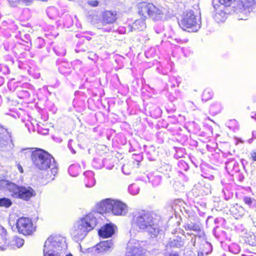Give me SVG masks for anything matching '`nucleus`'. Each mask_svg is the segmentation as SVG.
Segmentation results:
<instances>
[{
  "label": "nucleus",
  "instance_id": "obj_11",
  "mask_svg": "<svg viewBox=\"0 0 256 256\" xmlns=\"http://www.w3.org/2000/svg\"><path fill=\"white\" fill-rule=\"evenodd\" d=\"M152 20L162 21L168 17V11L163 7H157L152 4L148 16Z\"/></svg>",
  "mask_w": 256,
  "mask_h": 256
},
{
  "label": "nucleus",
  "instance_id": "obj_44",
  "mask_svg": "<svg viewBox=\"0 0 256 256\" xmlns=\"http://www.w3.org/2000/svg\"><path fill=\"white\" fill-rule=\"evenodd\" d=\"M143 159V156L141 152L138 154H133L132 156V160L134 166H138Z\"/></svg>",
  "mask_w": 256,
  "mask_h": 256
},
{
  "label": "nucleus",
  "instance_id": "obj_5",
  "mask_svg": "<svg viewBox=\"0 0 256 256\" xmlns=\"http://www.w3.org/2000/svg\"><path fill=\"white\" fill-rule=\"evenodd\" d=\"M179 25L184 30L188 29V32H197L200 28L201 18L198 16V18L194 14L193 10H190L184 12Z\"/></svg>",
  "mask_w": 256,
  "mask_h": 256
},
{
  "label": "nucleus",
  "instance_id": "obj_4",
  "mask_svg": "<svg viewBox=\"0 0 256 256\" xmlns=\"http://www.w3.org/2000/svg\"><path fill=\"white\" fill-rule=\"evenodd\" d=\"M242 165L234 158H228L225 163V168L227 173L232 177L233 180L236 178L239 182H242L244 180V172L245 171L244 162L242 159Z\"/></svg>",
  "mask_w": 256,
  "mask_h": 256
},
{
  "label": "nucleus",
  "instance_id": "obj_30",
  "mask_svg": "<svg viewBox=\"0 0 256 256\" xmlns=\"http://www.w3.org/2000/svg\"><path fill=\"white\" fill-rule=\"evenodd\" d=\"M148 111L150 116L154 118H158L161 116L162 111L160 108L155 104H152L148 107Z\"/></svg>",
  "mask_w": 256,
  "mask_h": 256
},
{
  "label": "nucleus",
  "instance_id": "obj_58",
  "mask_svg": "<svg viewBox=\"0 0 256 256\" xmlns=\"http://www.w3.org/2000/svg\"><path fill=\"white\" fill-rule=\"evenodd\" d=\"M178 166L180 170L186 171L189 168L188 164L183 160H180L178 162Z\"/></svg>",
  "mask_w": 256,
  "mask_h": 256
},
{
  "label": "nucleus",
  "instance_id": "obj_23",
  "mask_svg": "<svg viewBox=\"0 0 256 256\" xmlns=\"http://www.w3.org/2000/svg\"><path fill=\"white\" fill-rule=\"evenodd\" d=\"M199 190L200 192L202 195H206L211 192V186L210 184L206 182L203 180L199 181L196 185Z\"/></svg>",
  "mask_w": 256,
  "mask_h": 256
},
{
  "label": "nucleus",
  "instance_id": "obj_18",
  "mask_svg": "<svg viewBox=\"0 0 256 256\" xmlns=\"http://www.w3.org/2000/svg\"><path fill=\"white\" fill-rule=\"evenodd\" d=\"M116 226L112 224H106L98 230L99 236L103 238L111 237L115 232Z\"/></svg>",
  "mask_w": 256,
  "mask_h": 256
},
{
  "label": "nucleus",
  "instance_id": "obj_36",
  "mask_svg": "<svg viewBox=\"0 0 256 256\" xmlns=\"http://www.w3.org/2000/svg\"><path fill=\"white\" fill-rule=\"evenodd\" d=\"M222 110V106L220 103L214 102L210 106L209 112L212 116H216L219 114Z\"/></svg>",
  "mask_w": 256,
  "mask_h": 256
},
{
  "label": "nucleus",
  "instance_id": "obj_27",
  "mask_svg": "<svg viewBox=\"0 0 256 256\" xmlns=\"http://www.w3.org/2000/svg\"><path fill=\"white\" fill-rule=\"evenodd\" d=\"M116 20V12L115 11L106 10L103 14L104 22L112 24Z\"/></svg>",
  "mask_w": 256,
  "mask_h": 256
},
{
  "label": "nucleus",
  "instance_id": "obj_51",
  "mask_svg": "<svg viewBox=\"0 0 256 256\" xmlns=\"http://www.w3.org/2000/svg\"><path fill=\"white\" fill-rule=\"evenodd\" d=\"M185 146H188L190 149L193 150L198 147V142L197 140L192 139L191 136H190L188 138V142Z\"/></svg>",
  "mask_w": 256,
  "mask_h": 256
},
{
  "label": "nucleus",
  "instance_id": "obj_9",
  "mask_svg": "<svg viewBox=\"0 0 256 256\" xmlns=\"http://www.w3.org/2000/svg\"><path fill=\"white\" fill-rule=\"evenodd\" d=\"M16 187L12 193L14 198L28 200L36 194L35 190L30 186H19L16 184Z\"/></svg>",
  "mask_w": 256,
  "mask_h": 256
},
{
  "label": "nucleus",
  "instance_id": "obj_2",
  "mask_svg": "<svg viewBox=\"0 0 256 256\" xmlns=\"http://www.w3.org/2000/svg\"><path fill=\"white\" fill-rule=\"evenodd\" d=\"M132 221L140 230L146 232L150 237L156 238L161 230L160 216L155 212L142 210L132 214Z\"/></svg>",
  "mask_w": 256,
  "mask_h": 256
},
{
  "label": "nucleus",
  "instance_id": "obj_41",
  "mask_svg": "<svg viewBox=\"0 0 256 256\" xmlns=\"http://www.w3.org/2000/svg\"><path fill=\"white\" fill-rule=\"evenodd\" d=\"M174 149L175 151L174 157L176 159L183 158L186 154V150L184 148L174 146Z\"/></svg>",
  "mask_w": 256,
  "mask_h": 256
},
{
  "label": "nucleus",
  "instance_id": "obj_32",
  "mask_svg": "<svg viewBox=\"0 0 256 256\" xmlns=\"http://www.w3.org/2000/svg\"><path fill=\"white\" fill-rule=\"evenodd\" d=\"M166 96L171 102H174L180 100L182 98L181 92L179 90H175L174 92H168L166 94Z\"/></svg>",
  "mask_w": 256,
  "mask_h": 256
},
{
  "label": "nucleus",
  "instance_id": "obj_21",
  "mask_svg": "<svg viewBox=\"0 0 256 256\" xmlns=\"http://www.w3.org/2000/svg\"><path fill=\"white\" fill-rule=\"evenodd\" d=\"M152 3H148L146 2H142L138 4V12L142 16V18H146V14L148 16L150 10Z\"/></svg>",
  "mask_w": 256,
  "mask_h": 256
},
{
  "label": "nucleus",
  "instance_id": "obj_10",
  "mask_svg": "<svg viewBox=\"0 0 256 256\" xmlns=\"http://www.w3.org/2000/svg\"><path fill=\"white\" fill-rule=\"evenodd\" d=\"M169 124V132L176 134L180 130L181 123L185 120V117L180 114H170L167 117Z\"/></svg>",
  "mask_w": 256,
  "mask_h": 256
},
{
  "label": "nucleus",
  "instance_id": "obj_22",
  "mask_svg": "<svg viewBox=\"0 0 256 256\" xmlns=\"http://www.w3.org/2000/svg\"><path fill=\"white\" fill-rule=\"evenodd\" d=\"M144 148L148 159L150 161L156 160L158 156V154L155 147L152 145L149 146L144 145Z\"/></svg>",
  "mask_w": 256,
  "mask_h": 256
},
{
  "label": "nucleus",
  "instance_id": "obj_31",
  "mask_svg": "<svg viewBox=\"0 0 256 256\" xmlns=\"http://www.w3.org/2000/svg\"><path fill=\"white\" fill-rule=\"evenodd\" d=\"M16 188V184L14 182L5 180H0V190H7L12 193Z\"/></svg>",
  "mask_w": 256,
  "mask_h": 256
},
{
  "label": "nucleus",
  "instance_id": "obj_37",
  "mask_svg": "<svg viewBox=\"0 0 256 256\" xmlns=\"http://www.w3.org/2000/svg\"><path fill=\"white\" fill-rule=\"evenodd\" d=\"M222 192L224 200H228L233 197L234 193L232 190V186L231 184H226L222 189Z\"/></svg>",
  "mask_w": 256,
  "mask_h": 256
},
{
  "label": "nucleus",
  "instance_id": "obj_20",
  "mask_svg": "<svg viewBox=\"0 0 256 256\" xmlns=\"http://www.w3.org/2000/svg\"><path fill=\"white\" fill-rule=\"evenodd\" d=\"M212 234L215 238L222 243L229 240L227 232L222 228H218V226L213 228Z\"/></svg>",
  "mask_w": 256,
  "mask_h": 256
},
{
  "label": "nucleus",
  "instance_id": "obj_3",
  "mask_svg": "<svg viewBox=\"0 0 256 256\" xmlns=\"http://www.w3.org/2000/svg\"><path fill=\"white\" fill-rule=\"evenodd\" d=\"M33 165L40 170L50 168L51 174H48V179L54 180L58 172V166L54 158L47 152L40 148L34 150L31 154Z\"/></svg>",
  "mask_w": 256,
  "mask_h": 256
},
{
  "label": "nucleus",
  "instance_id": "obj_8",
  "mask_svg": "<svg viewBox=\"0 0 256 256\" xmlns=\"http://www.w3.org/2000/svg\"><path fill=\"white\" fill-rule=\"evenodd\" d=\"M16 227L19 233L25 236L30 235L35 231L32 220L26 217L19 218L16 221Z\"/></svg>",
  "mask_w": 256,
  "mask_h": 256
},
{
  "label": "nucleus",
  "instance_id": "obj_57",
  "mask_svg": "<svg viewBox=\"0 0 256 256\" xmlns=\"http://www.w3.org/2000/svg\"><path fill=\"white\" fill-rule=\"evenodd\" d=\"M12 204V202L9 198H0V206L9 208Z\"/></svg>",
  "mask_w": 256,
  "mask_h": 256
},
{
  "label": "nucleus",
  "instance_id": "obj_56",
  "mask_svg": "<svg viewBox=\"0 0 256 256\" xmlns=\"http://www.w3.org/2000/svg\"><path fill=\"white\" fill-rule=\"evenodd\" d=\"M160 171L162 173H165L169 174V172H170L172 170V166L171 165L164 163L162 164L160 168Z\"/></svg>",
  "mask_w": 256,
  "mask_h": 256
},
{
  "label": "nucleus",
  "instance_id": "obj_29",
  "mask_svg": "<svg viewBox=\"0 0 256 256\" xmlns=\"http://www.w3.org/2000/svg\"><path fill=\"white\" fill-rule=\"evenodd\" d=\"M146 28L145 18H141L136 20L134 22L131 26V31L138 30L139 31L144 30Z\"/></svg>",
  "mask_w": 256,
  "mask_h": 256
},
{
  "label": "nucleus",
  "instance_id": "obj_17",
  "mask_svg": "<svg viewBox=\"0 0 256 256\" xmlns=\"http://www.w3.org/2000/svg\"><path fill=\"white\" fill-rule=\"evenodd\" d=\"M114 247V242L112 240L102 241L96 244L92 248V252L95 254L102 253L106 251L111 250Z\"/></svg>",
  "mask_w": 256,
  "mask_h": 256
},
{
  "label": "nucleus",
  "instance_id": "obj_33",
  "mask_svg": "<svg viewBox=\"0 0 256 256\" xmlns=\"http://www.w3.org/2000/svg\"><path fill=\"white\" fill-rule=\"evenodd\" d=\"M240 6L244 8V11L246 12L247 10L248 12L252 10V7L255 4V0H238Z\"/></svg>",
  "mask_w": 256,
  "mask_h": 256
},
{
  "label": "nucleus",
  "instance_id": "obj_26",
  "mask_svg": "<svg viewBox=\"0 0 256 256\" xmlns=\"http://www.w3.org/2000/svg\"><path fill=\"white\" fill-rule=\"evenodd\" d=\"M24 244V240L16 236L12 237L8 243V248L16 249L22 247Z\"/></svg>",
  "mask_w": 256,
  "mask_h": 256
},
{
  "label": "nucleus",
  "instance_id": "obj_39",
  "mask_svg": "<svg viewBox=\"0 0 256 256\" xmlns=\"http://www.w3.org/2000/svg\"><path fill=\"white\" fill-rule=\"evenodd\" d=\"M235 0H212V5L214 10H217L220 5L218 2L225 6H230L233 1Z\"/></svg>",
  "mask_w": 256,
  "mask_h": 256
},
{
  "label": "nucleus",
  "instance_id": "obj_43",
  "mask_svg": "<svg viewBox=\"0 0 256 256\" xmlns=\"http://www.w3.org/2000/svg\"><path fill=\"white\" fill-rule=\"evenodd\" d=\"M182 82V78L180 76H169L168 82L170 84V87L174 88L178 87Z\"/></svg>",
  "mask_w": 256,
  "mask_h": 256
},
{
  "label": "nucleus",
  "instance_id": "obj_34",
  "mask_svg": "<svg viewBox=\"0 0 256 256\" xmlns=\"http://www.w3.org/2000/svg\"><path fill=\"white\" fill-rule=\"evenodd\" d=\"M244 240L246 244L250 246H256V235L253 232L246 233L244 236Z\"/></svg>",
  "mask_w": 256,
  "mask_h": 256
},
{
  "label": "nucleus",
  "instance_id": "obj_48",
  "mask_svg": "<svg viewBox=\"0 0 256 256\" xmlns=\"http://www.w3.org/2000/svg\"><path fill=\"white\" fill-rule=\"evenodd\" d=\"M129 145H130L129 152L131 151H139L141 148L140 144L134 139L129 140Z\"/></svg>",
  "mask_w": 256,
  "mask_h": 256
},
{
  "label": "nucleus",
  "instance_id": "obj_45",
  "mask_svg": "<svg viewBox=\"0 0 256 256\" xmlns=\"http://www.w3.org/2000/svg\"><path fill=\"white\" fill-rule=\"evenodd\" d=\"M242 200L244 204L250 208H254L256 206V200L254 198L248 196H244Z\"/></svg>",
  "mask_w": 256,
  "mask_h": 256
},
{
  "label": "nucleus",
  "instance_id": "obj_6",
  "mask_svg": "<svg viewBox=\"0 0 256 256\" xmlns=\"http://www.w3.org/2000/svg\"><path fill=\"white\" fill-rule=\"evenodd\" d=\"M132 66L131 68L132 75L134 80L132 82V88L134 90V93H138V90L141 89L142 83V76L143 70L141 64H138L134 61L130 62Z\"/></svg>",
  "mask_w": 256,
  "mask_h": 256
},
{
  "label": "nucleus",
  "instance_id": "obj_19",
  "mask_svg": "<svg viewBox=\"0 0 256 256\" xmlns=\"http://www.w3.org/2000/svg\"><path fill=\"white\" fill-rule=\"evenodd\" d=\"M232 154L230 152H215L212 154L210 156V160L213 164L218 166L222 164L224 162V158H227Z\"/></svg>",
  "mask_w": 256,
  "mask_h": 256
},
{
  "label": "nucleus",
  "instance_id": "obj_1",
  "mask_svg": "<svg viewBox=\"0 0 256 256\" xmlns=\"http://www.w3.org/2000/svg\"><path fill=\"white\" fill-rule=\"evenodd\" d=\"M126 208V204L119 200L106 198L102 200L96 206L97 212L90 213L76 222L72 232L74 240L76 242L82 240L96 227L99 214L112 212L114 215H123Z\"/></svg>",
  "mask_w": 256,
  "mask_h": 256
},
{
  "label": "nucleus",
  "instance_id": "obj_7",
  "mask_svg": "<svg viewBox=\"0 0 256 256\" xmlns=\"http://www.w3.org/2000/svg\"><path fill=\"white\" fill-rule=\"evenodd\" d=\"M44 247L58 251L64 252L67 248L66 240L59 235L50 236L46 240Z\"/></svg>",
  "mask_w": 256,
  "mask_h": 256
},
{
  "label": "nucleus",
  "instance_id": "obj_62",
  "mask_svg": "<svg viewBox=\"0 0 256 256\" xmlns=\"http://www.w3.org/2000/svg\"><path fill=\"white\" fill-rule=\"evenodd\" d=\"M158 126H160L162 128H165L167 129L168 131L169 132V124L168 121V119L166 120L162 119L160 120L158 122Z\"/></svg>",
  "mask_w": 256,
  "mask_h": 256
},
{
  "label": "nucleus",
  "instance_id": "obj_13",
  "mask_svg": "<svg viewBox=\"0 0 256 256\" xmlns=\"http://www.w3.org/2000/svg\"><path fill=\"white\" fill-rule=\"evenodd\" d=\"M12 142L10 134L0 126V150H8V148H12Z\"/></svg>",
  "mask_w": 256,
  "mask_h": 256
},
{
  "label": "nucleus",
  "instance_id": "obj_40",
  "mask_svg": "<svg viewBox=\"0 0 256 256\" xmlns=\"http://www.w3.org/2000/svg\"><path fill=\"white\" fill-rule=\"evenodd\" d=\"M214 96V92L210 88H206L204 89L202 94V100L203 102H206L211 100Z\"/></svg>",
  "mask_w": 256,
  "mask_h": 256
},
{
  "label": "nucleus",
  "instance_id": "obj_12",
  "mask_svg": "<svg viewBox=\"0 0 256 256\" xmlns=\"http://www.w3.org/2000/svg\"><path fill=\"white\" fill-rule=\"evenodd\" d=\"M186 230H192L199 234L202 232V225L200 218L194 216H189V219L187 222L183 226Z\"/></svg>",
  "mask_w": 256,
  "mask_h": 256
},
{
  "label": "nucleus",
  "instance_id": "obj_53",
  "mask_svg": "<svg viewBox=\"0 0 256 256\" xmlns=\"http://www.w3.org/2000/svg\"><path fill=\"white\" fill-rule=\"evenodd\" d=\"M189 158L191 160L192 162L194 164V165L196 167L200 166V165L202 164H204L205 162H204L200 158H197L194 156L192 155L189 156Z\"/></svg>",
  "mask_w": 256,
  "mask_h": 256
},
{
  "label": "nucleus",
  "instance_id": "obj_35",
  "mask_svg": "<svg viewBox=\"0 0 256 256\" xmlns=\"http://www.w3.org/2000/svg\"><path fill=\"white\" fill-rule=\"evenodd\" d=\"M184 240L180 236H176L172 240H170L168 244L171 248H180L184 245Z\"/></svg>",
  "mask_w": 256,
  "mask_h": 256
},
{
  "label": "nucleus",
  "instance_id": "obj_64",
  "mask_svg": "<svg viewBox=\"0 0 256 256\" xmlns=\"http://www.w3.org/2000/svg\"><path fill=\"white\" fill-rule=\"evenodd\" d=\"M166 112L170 114H173L176 110V108L174 104H168L166 106Z\"/></svg>",
  "mask_w": 256,
  "mask_h": 256
},
{
  "label": "nucleus",
  "instance_id": "obj_47",
  "mask_svg": "<svg viewBox=\"0 0 256 256\" xmlns=\"http://www.w3.org/2000/svg\"><path fill=\"white\" fill-rule=\"evenodd\" d=\"M214 226L218 228H224L226 226V220L222 217H218L214 220Z\"/></svg>",
  "mask_w": 256,
  "mask_h": 256
},
{
  "label": "nucleus",
  "instance_id": "obj_25",
  "mask_svg": "<svg viewBox=\"0 0 256 256\" xmlns=\"http://www.w3.org/2000/svg\"><path fill=\"white\" fill-rule=\"evenodd\" d=\"M149 182H150L153 186H159L162 180V177L156 172H152L147 175Z\"/></svg>",
  "mask_w": 256,
  "mask_h": 256
},
{
  "label": "nucleus",
  "instance_id": "obj_54",
  "mask_svg": "<svg viewBox=\"0 0 256 256\" xmlns=\"http://www.w3.org/2000/svg\"><path fill=\"white\" fill-rule=\"evenodd\" d=\"M226 126L230 130L234 131L237 130L238 128V123L236 120H230L227 122Z\"/></svg>",
  "mask_w": 256,
  "mask_h": 256
},
{
  "label": "nucleus",
  "instance_id": "obj_49",
  "mask_svg": "<svg viewBox=\"0 0 256 256\" xmlns=\"http://www.w3.org/2000/svg\"><path fill=\"white\" fill-rule=\"evenodd\" d=\"M6 234L0 235V250H4L8 248V243L6 238Z\"/></svg>",
  "mask_w": 256,
  "mask_h": 256
},
{
  "label": "nucleus",
  "instance_id": "obj_15",
  "mask_svg": "<svg viewBox=\"0 0 256 256\" xmlns=\"http://www.w3.org/2000/svg\"><path fill=\"white\" fill-rule=\"evenodd\" d=\"M184 128L190 134H196L200 137L202 136L206 135V132H204L200 126L194 121L186 122L184 124Z\"/></svg>",
  "mask_w": 256,
  "mask_h": 256
},
{
  "label": "nucleus",
  "instance_id": "obj_60",
  "mask_svg": "<svg viewBox=\"0 0 256 256\" xmlns=\"http://www.w3.org/2000/svg\"><path fill=\"white\" fill-rule=\"evenodd\" d=\"M204 251L206 254H211L212 251V244L208 242H206L204 244Z\"/></svg>",
  "mask_w": 256,
  "mask_h": 256
},
{
  "label": "nucleus",
  "instance_id": "obj_24",
  "mask_svg": "<svg viewBox=\"0 0 256 256\" xmlns=\"http://www.w3.org/2000/svg\"><path fill=\"white\" fill-rule=\"evenodd\" d=\"M84 182L87 188H92L94 186L96 180L94 178V174L92 171H86L84 173Z\"/></svg>",
  "mask_w": 256,
  "mask_h": 256
},
{
  "label": "nucleus",
  "instance_id": "obj_46",
  "mask_svg": "<svg viewBox=\"0 0 256 256\" xmlns=\"http://www.w3.org/2000/svg\"><path fill=\"white\" fill-rule=\"evenodd\" d=\"M43 252L44 256H61L60 254L62 252L50 248L46 250V248L44 247Z\"/></svg>",
  "mask_w": 256,
  "mask_h": 256
},
{
  "label": "nucleus",
  "instance_id": "obj_14",
  "mask_svg": "<svg viewBox=\"0 0 256 256\" xmlns=\"http://www.w3.org/2000/svg\"><path fill=\"white\" fill-rule=\"evenodd\" d=\"M114 158H106L104 160L99 158H94L92 162V166L96 168H100L105 166L107 169L111 170L114 166Z\"/></svg>",
  "mask_w": 256,
  "mask_h": 256
},
{
  "label": "nucleus",
  "instance_id": "obj_55",
  "mask_svg": "<svg viewBox=\"0 0 256 256\" xmlns=\"http://www.w3.org/2000/svg\"><path fill=\"white\" fill-rule=\"evenodd\" d=\"M140 187L136 184H133L129 186V193L132 195H136L138 194Z\"/></svg>",
  "mask_w": 256,
  "mask_h": 256
},
{
  "label": "nucleus",
  "instance_id": "obj_52",
  "mask_svg": "<svg viewBox=\"0 0 256 256\" xmlns=\"http://www.w3.org/2000/svg\"><path fill=\"white\" fill-rule=\"evenodd\" d=\"M80 169V166L72 164L70 166L68 171L70 176H76L78 174Z\"/></svg>",
  "mask_w": 256,
  "mask_h": 256
},
{
  "label": "nucleus",
  "instance_id": "obj_50",
  "mask_svg": "<svg viewBox=\"0 0 256 256\" xmlns=\"http://www.w3.org/2000/svg\"><path fill=\"white\" fill-rule=\"evenodd\" d=\"M144 250L142 248L134 247L131 252H129V254L130 253V255L129 254V256H144Z\"/></svg>",
  "mask_w": 256,
  "mask_h": 256
},
{
  "label": "nucleus",
  "instance_id": "obj_38",
  "mask_svg": "<svg viewBox=\"0 0 256 256\" xmlns=\"http://www.w3.org/2000/svg\"><path fill=\"white\" fill-rule=\"evenodd\" d=\"M60 73L64 75H69L72 71L70 64L66 62H62L58 68Z\"/></svg>",
  "mask_w": 256,
  "mask_h": 256
},
{
  "label": "nucleus",
  "instance_id": "obj_59",
  "mask_svg": "<svg viewBox=\"0 0 256 256\" xmlns=\"http://www.w3.org/2000/svg\"><path fill=\"white\" fill-rule=\"evenodd\" d=\"M156 54V49L154 48H150L145 52L144 54L147 58H153Z\"/></svg>",
  "mask_w": 256,
  "mask_h": 256
},
{
  "label": "nucleus",
  "instance_id": "obj_42",
  "mask_svg": "<svg viewBox=\"0 0 256 256\" xmlns=\"http://www.w3.org/2000/svg\"><path fill=\"white\" fill-rule=\"evenodd\" d=\"M228 250L232 254H236L240 252L241 248L238 244L232 242L228 246Z\"/></svg>",
  "mask_w": 256,
  "mask_h": 256
},
{
  "label": "nucleus",
  "instance_id": "obj_16",
  "mask_svg": "<svg viewBox=\"0 0 256 256\" xmlns=\"http://www.w3.org/2000/svg\"><path fill=\"white\" fill-rule=\"evenodd\" d=\"M201 176L210 180H213L214 179V174H216V169L212 167L206 162L200 165Z\"/></svg>",
  "mask_w": 256,
  "mask_h": 256
},
{
  "label": "nucleus",
  "instance_id": "obj_28",
  "mask_svg": "<svg viewBox=\"0 0 256 256\" xmlns=\"http://www.w3.org/2000/svg\"><path fill=\"white\" fill-rule=\"evenodd\" d=\"M182 128H180V130H178L176 134L170 133L172 135L176 136V140L184 146L186 145L188 142V136L182 133Z\"/></svg>",
  "mask_w": 256,
  "mask_h": 256
},
{
  "label": "nucleus",
  "instance_id": "obj_63",
  "mask_svg": "<svg viewBox=\"0 0 256 256\" xmlns=\"http://www.w3.org/2000/svg\"><path fill=\"white\" fill-rule=\"evenodd\" d=\"M154 30L157 34H160L164 32V26L162 23L158 24L154 26Z\"/></svg>",
  "mask_w": 256,
  "mask_h": 256
},
{
  "label": "nucleus",
  "instance_id": "obj_61",
  "mask_svg": "<svg viewBox=\"0 0 256 256\" xmlns=\"http://www.w3.org/2000/svg\"><path fill=\"white\" fill-rule=\"evenodd\" d=\"M234 230L238 233L240 234L246 230V228L243 224H238L234 226Z\"/></svg>",
  "mask_w": 256,
  "mask_h": 256
}]
</instances>
